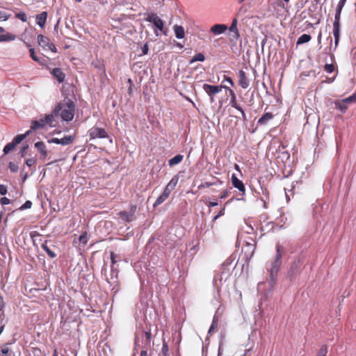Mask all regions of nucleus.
<instances>
[{"label": "nucleus", "mask_w": 356, "mask_h": 356, "mask_svg": "<svg viewBox=\"0 0 356 356\" xmlns=\"http://www.w3.org/2000/svg\"><path fill=\"white\" fill-rule=\"evenodd\" d=\"M8 350H9L8 348H3L1 349V353L2 355H6L8 353Z\"/></svg>", "instance_id": "obj_60"}, {"label": "nucleus", "mask_w": 356, "mask_h": 356, "mask_svg": "<svg viewBox=\"0 0 356 356\" xmlns=\"http://www.w3.org/2000/svg\"><path fill=\"white\" fill-rule=\"evenodd\" d=\"M25 163L27 166L31 167L32 165H33L36 163V159L35 158L28 159L25 161Z\"/></svg>", "instance_id": "obj_43"}, {"label": "nucleus", "mask_w": 356, "mask_h": 356, "mask_svg": "<svg viewBox=\"0 0 356 356\" xmlns=\"http://www.w3.org/2000/svg\"><path fill=\"white\" fill-rule=\"evenodd\" d=\"M21 175L22 176V181H24L27 179V173L23 174V170L21 172Z\"/></svg>", "instance_id": "obj_63"}, {"label": "nucleus", "mask_w": 356, "mask_h": 356, "mask_svg": "<svg viewBox=\"0 0 356 356\" xmlns=\"http://www.w3.org/2000/svg\"><path fill=\"white\" fill-rule=\"evenodd\" d=\"M75 105L74 102L68 99L65 104H58L54 109V113L56 115L60 114L64 121H71L74 118Z\"/></svg>", "instance_id": "obj_1"}, {"label": "nucleus", "mask_w": 356, "mask_h": 356, "mask_svg": "<svg viewBox=\"0 0 356 356\" xmlns=\"http://www.w3.org/2000/svg\"><path fill=\"white\" fill-rule=\"evenodd\" d=\"M229 93L231 96L230 105L235 108H240V106L236 102V98L234 92L232 89H229Z\"/></svg>", "instance_id": "obj_27"}, {"label": "nucleus", "mask_w": 356, "mask_h": 356, "mask_svg": "<svg viewBox=\"0 0 356 356\" xmlns=\"http://www.w3.org/2000/svg\"><path fill=\"white\" fill-rule=\"evenodd\" d=\"M333 35L334 37L335 45L337 46L340 38V29L333 28Z\"/></svg>", "instance_id": "obj_35"}, {"label": "nucleus", "mask_w": 356, "mask_h": 356, "mask_svg": "<svg viewBox=\"0 0 356 356\" xmlns=\"http://www.w3.org/2000/svg\"><path fill=\"white\" fill-rule=\"evenodd\" d=\"M232 183L234 187L238 188L240 192H242L243 195L245 194V188L243 183L234 174L232 175Z\"/></svg>", "instance_id": "obj_13"}, {"label": "nucleus", "mask_w": 356, "mask_h": 356, "mask_svg": "<svg viewBox=\"0 0 356 356\" xmlns=\"http://www.w3.org/2000/svg\"><path fill=\"white\" fill-rule=\"evenodd\" d=\"M38 43L40 47L45 49L49 44L50 40L47 37H46L43 35H38Z\"/></svg>", "instance_id": "obj_21"}, {"label": "nucleus", "mask_w": 356, "mask_h": 356, "mask_svg": "<svg viewBox=\"0 0 356 356\" xmlns=\"http://www.w3.org/2000/svg\"><path fill=\"white\" fill-rule=\"evenodd\" d=\"M346 0H339V2L337 5V8L336 10V13L334 16V22L333 23V28L340 29V17L341 10L346 3Z\"/></svg>", "instance_id": "obj_6"}, {"label": "nucleus", "mask_w": 356, "mask_h": 356, "mask_svg": "<svg viewBox=\"0 0 356 356\" xmlns=\"http://www.w3.org/2000/svg\"><path fill=\"white\" fill-rule=\"evenodd\" d=\"M237 22H238L237 19L236 18H234L232 19L231 26H229V31L234 33V37L236 38H238L239 37V32H238V30L237 29Z\"/></svg>", "instance_id": "obj_24"}, {"label": "nucleus", "mask_w": 356, "mask_h": 356, "mask_svg": "<svg viewBox=\"0 0 356 356\" xmlns=\"http://www.w3.org/2000/svg\"><path fill=\"white\" fill-rule=\"evenodd\" d=\"M311 36L308 34H302L300 35L297 41V44L308 42L311 40Z\"/></svg>", "instance_id": "obj_31"}, {"label": "nucleus", "mask_w": 356, "mask_h": 356, "mask_svg": "<svg viewBox=\"0 0 356 356\" xmlns=\"http://www.w3.org/2000/svg\"><path fill=\"white\" fill-rule=\"evenodd\" d=\"M7 186L3 184H0V194L4 195L7 193Z\"/></svg>", "instance_id": "obj_47"}, {"label": "nucleus", "mask_w": 356, "mask_h": 356, "mask_svg": "<svg viewBox=\"0 0 356 356\" xmlns=\"http://www.w3.org/2000/svg\"><path fill=\"white\" fill-rule=\"evenodd\" d=\"M136 205H132L130 208V211H129V213H131L133 216H135V213L136 211Z\"/></svg>", "instance_id": "obj_55"}, {"label": "nucleus", "mask_w": 356, "mask_h": 356, "mask_svg": "<svg viewBox=\"0 0 356 356\" xmlns=\"http://www.w3.org/2000/svg\"><path fill=\"white\" fill-rule=\"evenodd\" d=\"M341 100H342V102H344L345 104H346L356 102V92H355L351 96H350L347 98L343 99Z\"/></svg>", "instance_id": "obj_37"}, {"label": "nucleus", "mask_w": 356, "mask_h": 356, "mask_svg": "<svg viewBox=\"0 0 356 356\" xmlns=\"http://www.w3.org/2000/svg\"><path fill=\"white\" fill-rule=\"evenodd\" d=\"M74 140V137L72 136H65L63 138L59 139L57 138H53L48 140L49 143L60 144L62 145H67L72 144Z\"/></svg>", "instance_id": "obj_8"}, {"label": "nucleus", "mask_w": 356, "mask_h": 356, "mask_svg": "<svg viewBox=\"0 0 356 356\" xmlns=\"http://www.w3.org/2000/svg\"><path fill=\"white\" fill-rule=\"evenodd\" d=\"M28 147H29V146L26 145L22 148L20 153H21V155L22 157L25 156L26 152V149H28Z\"/></svg>", "instance_id": "obj_56"}, {"label": "nucleus", "mask_w": 356, "mask_h": 356, "mask_svg": "<svg viewBox=\"0 0 356 356\" xmlns=\"http://www.w3.org/2000/svg\"><path fill=\"white\" fill-rule=\"evenodd\" d=\"M202 88L209 96H214L218 92H220L222 88H227L223 86H213L204 83L202 86Z\"/></svg>", "instance_id": "obj_5"}, {"label": "nucleus", "mask_w": 356, "mask_h": 356, "mask_svg": "<svg viewBox=\"0 0 356 356\" xmlns=\"http://www.w3.org/2000/svg\"><path fill=\"white\" fill-rule=\"evenodd\" d=\"M57 115H56L54 113V111L52 112V113L51 114H49V115H47L45 116L44 119V124L45 125L46 124H49L50 126L51 127H54V125L53 124V122L55 121L54 120V117H56Z\"/></svg>", "instance_id": "obj_30"}, {"label": "nucleus", "mask_w": 356, "mask_h": 356, "mask_svg": "<svg viewBox=\"0 0 356 356\" xmlns=\"http://www.w3.org/2000/svg\"><path fill=\"white\" fill-rule=\"evenodd\" d=\"M229 273L228 271L225 270V268H222L220 269V273H218L214 275L213 282L215 284H217V282L219 281L221 282L222 280L225 281L229 277Z\"/></svg>", "instance_id": "obj_12"}, {"label": "nucleus", "mask_w": 356, "mask_h": 356, "mask_svg": "<svg viewBox=\"0 0 356 356\" xmlns=\"http://www.w3.org/2000/svg\"><path fill=\"white\" fill-rule=\"evenodd\" d=\"M178 180H179V176L175 175L167 185H168L169 187H170V188L174 190V188H175V186H177V184L178 183Z\"/></svg>", "instance_id": "obj_34"}, {"label": "nucleus", "mask_w": 356, "mask_h": 356, "mask_svg": "<svg viewBox=\"0 0 356 356\" xmlns=\"http://www.w3.org/2000/svg\"><path fill=\"white\" fill-rule=\"evenodd\" d=\"M301 266H302V261H300V259H297V260L294 261L290 267V269L289 271V275L291 277H293L296 275H297L298 273V272L300 271Z\"/></svg>", "instance_id": "obj_11"}, {"label": "nucleus", "mask_w": 356, "mask_h": 356, "mask_svg": "<svg viewBox=\"0 0 356 356\" xmlns=\"http://www.w3.org/2000/svg\"><path fill=\"white\" fill-rule=\"evenodd\" d=\"M147 353L146 350H142L140 352V356H147Z\"/></svg>", "instance_id": "obj_64"}, {"label": "nucleus", "mask_w": 356, "mask_h": 356, "mask_svg": "<svg viewBox=\"0 0 356 356\" xmlns=\"http://www.w3.org/2000/svg\"><path fill=\"white\" fill-rule=\"evenodd\" d=\"M238 111H239L242 115V118L244 121H246L248 120L247 119V117H246V115L244 112V111L243 110V108L240 106V108H236Z\"/></svg>", "instance_id": "obj_53"}, {"label": "nucleus", "mask_w": 356, "mask_h": 356, "mask_svg": "<svg viewBox=\"0 0 356 356\" xmlns=\"http://www.w3.org/2000/svg\"><path fill=\"white\" fill-rule=\"evenodd\" d=\"M79 241L81 243H86V236L85 235L80 236Z\"/></svg>", "instance_id": "obj_59"}, {"label": "nucleus", "mask_w": 356, "mask_h": 356, "mask_svg": "<svg viewBox=\"0 0 356 356\" xmlns=\"http://www.w3.org/2000/svg\"><path fill=\"white\" fill-rule=\"evenodd\" d=\"M0 203L2 204V205H7V204H9L10 203V201L8 198L6 197H1L0 199Z\"/></svg>", "instance_id": "obj_49"}, {"label": "nucleus", "mask_w": 356, "mask_h": 356, "mask_svg": "<svg viewBox=\"0 0 356 356\" xmlns=\"http://www.w3.org/2000/svg\"><path fill=\"white\" fill-rule=\"evenodd\" d=\"M34 146L40 154V159L44 161L48 155V152L44 143L42 141L36 142Z\"/></svg>", "instance_id": "obj_10"}, {"label": "nucleus", "mask_w": 356, "mask_h": 356, "mask_svg": "<svg viewBox=\"0 0 356 356\" xmlns=\"http://www.w3.org/2000/svg\"><path fill=\"white\" fill-rule=\"evenodd\" d=\"M29 51H30V56H31V58H32L34 61L39 63V62H40V59H39V58L35 55L34 49H33V48H31V49H29Z\"/></svg>", "instance_id": "obj_44"}, {"label": "nucleus", "mask_w": 356, "mask_h": 356, "mask_svg": "<svg viewBox=\"0 0 356 356\" xmlns=\"http://www.w3.org/2000/svg\"><path fill=\"white\" fill-rule=\"evenodd\" d=\"M42 248L46 252V253L48 254V256L54 259L56 257V254L54 252V250H52L47 244V241L43 243L41 245Z\"/></svg>", "instance_id": "obj_26"}, {"label": "nucleus", "mask_w": 356, "mask_h": 356, "mask_svg": "<svg viewBox=\"0 0 356 356\" xmlns=\"http://www.w3.org/2000/svg\"><path fill=\"white\" fill-rule=\"evenodd\" d=\"M32 206V202L29 200L25 202V203L19 207L20 210H24L30 209Z\"/></svg>", "instance_id": "obj_45"}, {"label": "nucleus", "mask_w": 356, "mask_h": 356, "mask_svg": "<svg viewBox=\"0 0 356 356\" xmlns=\"http://www.w3.org/2000/svg\"><path fill=\"white\" fill-rule=\"evenodd\" d=\"M224 79L226 81H227L232 86H234V81H232V79L230 77L225 76Z\"/></svg>", "instance_id": "obj_58"}, {"label": "nucleus", "mask_w": 356, "mask_h": 356, "mask_svg": "<svg viewBox=\"0 0 356 356\" xmlns=\"http://www.w3.org/2000/svg\"><path fill=\"white\" fill-rule=\"evenodd\" d=\"M214 324H215V319H213V323H212L211 325L210 326V328L209 330V334L211 333V331L214 328Z\"/></svg>", "instance_id": "obj_62"}, {"label": "nucleus", "mask_w": 356, "mask_h": 356, "mask_svg": "<svg viewBox=\"0 0 356 356\" xmlns=\"http://www.w3.org/2000/svg\"><path fill=\"white\" fill-rule=\"evenodd\" d=\"M183 159H184L183 155L177 154L168 161V165H169V166L172 167L175 165L180 163L183 161Z\"/></svg>", "instance_id": "obj_23"}, {"label": "nucleus", "mask_w": 356, "mask_h": 356, "mask_svg": "<svg viewBox=\"0 0 356 356\" xmlns=\"http://www.w3.org/2000/svg\"><path fill=\"white\" fill-rule=\"evenodd\" d=\"M282 246L277 245L276 246V255L275 259L270 264V280L268 284L272 289L276 282L277 273L279 271L280 267L282 264Z\"/></svg>", "instance_id": "obj_2"}, {"label": "nucleus", "mask_w": 356, "mask_h": 356, "mask_svg": "<svg viewBox=\"0 0 356 356\" xmlns=\"http://www.w3.org/2000/svg\"><path fill=\"white\" fill-rule=\"evenodd\" d=\"M15 39V35L10 33H7L6 34L0 35V42L13 41Z\"/></svg>", "instance_id": "obj_29"}, {"label": "nucleus", "mask_w": 356, "mask_h": 356, "mask_svg": "<svg viewBox=\"0 0 356 356\" xmlns=\"http://www.w3.org/2000/svg\"><path fill=\"white\" fill-rule=\"evenodd\" d=\"M51 74L57 79L59 83H62L65 78V75L62 72L61 69L58 67L54 68L52 70Z\"/></svg>", "instance_id": "obj_17"}, {"label": "nucleus", "mask_w": 356, "mask_h": 356, "mask_svg": "<svg viewBox=\"0 0 356 356\" xmlns=\"http://www.w3.org/2000/svg\"><path fill=\"white\" fill-rule=\"evenodd\" d=\"M225 213V209H222L220 211L219 213L213 217V220H217L220 216H223Z\"/></svg>", "instance_id": "obj_54"}, {"label": "nucleus", "mask_w": 356, "mask_h": 356, "mask_svg": "<svg viewBox=\"0 0 356 356\" xmlns=\"http://www.w3.org/2000/svg\"><path fill=\"white\" fill-rule=\"evenodd\" d=\"M145 15H146L145 21L152 23L159 31H162L163 30L164 22L156 13H149Z\"/></svg>", "instance_id": "obj_3"}, {"label": "nucleus", "mask_w": 356, "mask_h": 356, "mask_svg": "<svg viewBox=\"0 0 356 356\" xmlns=\"http://www.w3.org/2000/svg\"><path fill=\"white\" fill-rule=\"evenodd\" d=\"M15 17L18 19H19L20 20H22V22H25L27 21V17H26V15L25 13L24 12H21V13H16L15 15Z\"/></svg>", "instance_id": "obj_38"}, {"label": "nucleus", "mask_w": 356, "mask_h": 356, "mask_svg": "<svg viewBox=\"0 0 356 356\" xmlns=\"http://www.w3.org/2000/svg\"><path fill=\"white\" fill-rule=\"evenodd\" d=\"M217 205H218V202H210L209 203V204H208V206H209V207H216V206H217Z\"/></svg>", "instance_id": "obj_61"}, {"label": "nucleus", "mask_w": 356, "mask_h": 356, "mask_svg": "<svg viewBox=\"0 0 356 356\" xmlns=\"http://www.w3.org/2000/svg\"><path fill=\"white\" fill-rule=\"evenodd\" d=\"M273 118V115L272 113H266L259 119L257 123L260 125H265Z\"/></svg>", "instance_id": "obj_20"}, {"label": "nucleus", "mask_w": 356, "mask_h": 356, "mask_svg": "<svg viewBox=\"0 0 356 356\" xmlns=\"http://www.w3.org/2000/svg\"><path fill=\"white\" fill-rule=\"evenodd\" d=\"M111 276H112L111 278H113V277L117 278L118 270L115 267V264L117 262L120 261V257L118 255L114 254L113 252H111Z\"/></svg>", "instance_id": "obj_9"}, {"label": "nucleus", "mask_w": 356, "mask_h": 356, "mask_svg": "<svg viewBox=\"0 0 356 356\" xmlns=\"http://www.w3.org/2000/svg\"><path fill=\"white\" fill-rule=\"evenodd\" d=\"M88 135L90 139L95 138H106L108 137V134L104 129L97 127H93L88 131Z\"/></svg>", "instance_id": "obj_4"}, {"label": "nucleus", "mask_w": 356, "mask_h": 356, "mask_svg": "<svg viewBox=\"0 0 356 356\" xmlns=\"http://www.w3.org/2000/svg\"><path fill=\"white\" fill-rule=\"evenodd\" d=\"M148 51H149V48H148V45L146 43L142 48V54L143 55H145L148 53Z\"/></svg>", "instance_id": "obj_52"}, {"label": "nucleus", "mask_w": 356, "mask_h": 356, "mask_svg": "<svg viewBox=\"0 0 356 356\" xmlns=\"http://www.w3.org/2000/svg\"><path fill=\"white\" fill-rule=\"evenodd\" d=\"M336 108L340 110L341 112L345 113L348 106L342 100H337L334 102Z\"/></svg>", "instance_id": "obj_28"}, {"label": "nucleus", "mask_w": 356, "mask_h": 356, "mask_svg": "<svg viewBox=\"0 0 356 356\" xmlns=\"http://www.w3.org/2000/svg\"><path fill=\"white\" fill-rule=\"evenodd\" d=\"M227 29L225 24H215L211 27V32L214 35H220L223 33Z\"/></svg>", "instance_id": "obj_15"}, {"label": "nucleus", "mask_w": 356, "mask_h": 356, "mask_svg": "<svg viewBox=\"0 0 356 356\" xmlns=\"http://www.w3.org/2000/svg\"><path fill=\"white\" fill-rule=\"evenodd\" d=\"M120 218L124 222H131L136 219V216H133L131 213L122 211L119 213Z\"/></svg>", "instance_id": "obj_16"}, {"label": "nucleus", "mask_w": 356, "mask_h": 356, "mask_svg": "<svg viewBox=\"0 0 356 356\" xmlns=\"http://www.w3.org/2000/svg\"><path fill=\"white\" fill-rule=\"evenodd\" d=\"M238 84L244 89L249 87V81L246 76L245 72L240 70L238 72Z\"/></svg>", "instance_id": "obj_14"}, {"label": "nucleus", "mask_w": 356, "mask_h": 356, "mask_svg": "<svg viewBox=\"0 0 356 356\" xmlns=\"http://www.w3.org/2000/svg\"><path fill=\"white\" fill-rule=\"evenodd\" d=\"M49 50H51V51L53 52H56L57 51V49H56V46L50 42L49 44L47 47Z\"/></svg>", "instance_id": "obj_51"}, {"label": "nucleus", "mask_w": 356, "mask_h": 356, "mask_svg": "<svg viewBox=\"0 0 356 356\" xmlns=\"http://www.w3.org/2000/svg\"><path fill=\"white\" fill-rule=\"evenodd\" d=\"M16 145L13 143V142L8 143L4 147H3V152L5 154H8L10 152L13 150L15 147Z\"/></svg>", "instance_id": "obj_33"}, {"label": "nucleus", "mask_w": 356, "mask_h": 356, "mask_svg": "<svg viewBox=\"0 0 356 356\" xmlns=\"http://www.w3.org/2000/svg\"><path fill=\"white\" fill-rule=\"evenodd\" d=\"M205 56L202 53L195 54L190 61V64H192L196 61H204Z\"/></svg>", "instance_id": "obj_32"}, {"label": "nucleus", "mask_w": 356, "mask_h": 356, "mask_svg": "<svg viewBox=\"0 0 356 356\" xmlns=\"http://www.w3.org/2000/svg\"><path fill=\"white\" fill-rule=\"evenodd\" d=\"M47 17V12H42L40 14H38L36 15V20L37 24L38 26L41 28H43L44 26Z\"/></svg>", "instance_id": "obj_19"}, {"label": "nucleus", "mask_w": 356, "mask_h": 356, "mask_svg": "<svg viewBox=\"0 0 356 356\" xmlns=\"http://www.w3.org/2000/svg\"><path fill=\"white\" fill-rule=\"evenodd\" d=\"M10 17V14H8L4 11L0 10V20L6 21L9 19Z\"/></svg>", "instance_id": "obj_40"}, {"label": "nucleus", "mask_w": 356, "mask_h": 356, "mask_svg": "<svg viewBox=\"0 0 356 356\" xmlns=\"http://www.w3.org/2000/svg\"><path fill=\"white\" fill-rule=\"evenodd\" d=\"M31 132V130L27 131L24 134H19L16 136L12 142H13L14 144L16 145L19 144L24 139L26 138V136H28L30 133Z\"/></svg>", "instance_id": "obj_25"}, {"label": "nucleus", "mask_w": 356, "mask_h": 356, "mask_svg": "<svg viewBox=\"0 0 356 356\" xmlns=\"http://www.w3.org/2000/svg\"><path fill=\"white\" fill-rule=\"evenodd\" d=\"M173 191V189L170 188L168 185H167L164 189V191L163 193L165 195L168 197H169L171 192Z\"/></svg>", "instance_id": "obj_48"}, {"label": "nucleus", "mask_w": 356, "mask_h": 356, "mask_svg": "<svg viewBox=\"0 0 356 356\" xmlns=\"http://www.w3.org/2000/svg\"><path fill=\"white\" fill-rule=\"evenodd\" d=\"M216 183H219L220 184H222V182L221 181H220V180H217V181H216V182H214V183H213V182L206 181V182H204L203 184H202V186H202V187L209 188V187H210V186H213V185L216 184Z\"/></svg>", "instance_id": "obj_46"}, {"label": "nucleus", "mask_w": 356, "mask_h": 356, "mask_svg": "<svg viewBox=\"0 0 356 356\" xmlns=\"http://www.w3.org/2000/svg\"><path fill=\"white\" fill-rule=\"evenodd\" d=\"M173 30L175 34V36L178 39H182L184 38L185 35V31L183 26L175 24L173 26Z\"/></svg>", "instance_id": "obj_18"}, {"label": "nucleus", "mask_w": 356, "mask_h": 356, "mask_svg": "<svg viewBox=\"0 0 356 356\" xmlns=\"http://www.w3.org/2000/svg\"><path fill=\"white\" fill-rule=\"evenodd\" d=\"M162 353L164 355H167L168 353V346L167 343L165 342L163 343Z\"/></svg>", "instance_id": "obj_50"}, {"label": "nucleus", "mask_w": 356, "mask_h": 356, "mask_svg": "<svg viewBox=\"0 0 356 356\" xmlns=\"http://www.w3.org/2000/svg\"><path fill=\"white\" fill-rule=\"evenodd\" d=\"M324 70L328 73H332L334 70V66L332 64H325Z\"/></svg>", "instance_id": "obj_42"}, {"label": "nucleus", "mask_w": 356, "mask_h": 356, "mask_svg": "<svg viewBox=\"0 0 356 356\" xmlns=\"http://www.w3.org/2000/svg\"><path fill=\"white\" fill-rule=\"evenodd\" d=\"M228 195H229V191H225L220 195V199H225V198H226L228 196Z\"/></svg>", "instance_id": "obj_57"}, {"label": "nucleus", "mask_w": 356, "mask_h": 356, "mask_svg": "<svg viewBox=\"0 0 356 356\" xmlns=\"http://www.w3.org/2000/svg\"><path fill=\"white\" fill-rule=\"evenodd\" d=\"M8 168L10 170L13 172H17L18 171V165L13 162H9L8 163Z\"/></svg>", "instance_id": "obj_39"}, {"label": "nucleus", "mask_w": 356, "mask_h": 356, "mask_svg": "<svg viewBox=\"0 0 356 356\" xmlns=\"http://www.w3.org/2000/svg\"><path fill=\"white\" fill-rule=\"evenodd\" d=\"M44 126H45V124H44V119L41 118L39 120H34L32 122L30 130H31V131H33L36 129L43 128Z\"/></svg>", "instance_id": "obj_22"}, {"label": "nucleus", "mask_w": 356, "mask_h": 356, "mask_svg": "<svg viewBox=\"0 0 356 356\" xmlns=\"http://www.w3.org/2000/svg\"><path fill=\"white\" fill-rule=\"evenodd\" d=\"M327 353V348L325 346H323L318 353V356H326Z\"/></svg>", "instance_id": "obj_41"}, {"label": "nucleus", "mask_w": 356, "mask_h": 356, "mask_svg": "<svg viewBox=\"0 0 356 356\" xmlns=\"http://www.w3.org/2000/svg\"><path fill=\"white\" fill-rule=\"evenodd\" d=\"M168 198V197L164 195L163 193H162L156 200V202L154 203L153 206L154 207H157L158 205L161 204V203H163L166 199Z\"/></svg>", "instance_id": "obj_36"}, {"label": "nucleus", "mask_w": 356, "mask_h": 356, "mask_svg": "<svg viewBox=\"0 0 356 356\" xmlns=\"http://www.w3.org/2000/svg\"><path fill=\"white\" fill-rule=\"evenodd\" d=\"M255 248L256 243L253 240H252V243L246 242L245 245L242 249V251L244 252L246 259H249L252 257Z\"/></svg>", "instance_id": "obj_7"}]
</instances>
